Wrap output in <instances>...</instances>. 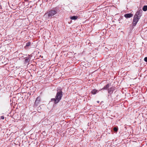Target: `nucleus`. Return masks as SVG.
<instances>
[{
	"label": "nucleus",
	"instance_id": "obj_1",
	"mask_svg": "<svg viewBox=\"0 0 147 147\" xmlns=\"http://www.w3.org/2000/svg\"><path fill=\"white\" fill-rule=\"evenodd\" d=\"M57 13V10L54 9L48 10L45 13L43 16V18L45 20H49L52 18V16Z\"/></svg>",
	"mask_w": 147,
	"mask_h": 147
},
{
	"label": "nucleus",
	"instance_id": "obj_2",
	"mask_svg": "<svg viewBox=\"0 0 147 147\" xmlns=\"http://www.w3.org/2000/svg\"><path fill=\"white\" fill-rule=\"evenodd\" d=\"M62 96V92L61 91H59L57 93L55 98H52L51 100L52 101H54L55 103H57L59 102L61 99Z\"/></svg>",
	"mask_w": 147,
	"mask_h": 147
},
{
	"label": "nucleus",
	"instance_id": "obj_3",
	"mask_svg": "<svg viewBox=\"0 0 147 147\" xmlns=\"http://www.w3.org/2000/svg\"><path fill=\"white\" fill-rule=\"evenodd\" d=\"M140 18L139 17L136 16H134L132 22L133 25V26H135L136 25Z\"/></svg>",
	"mask_w": 147,
	"mask_h": 147
},
{
	"label": "nucleus",
	"instance_id": "obj_4",
	"mask_svg": "<svg viewBox=\"0 0 147 147\" xmlns=\"http://www.w3.org/2000/svg\"><path fill=\"white\" fill-rule=\"evenodd\" d=\"M142 11L140 9H138L136 14L134 15V16H136L137 17H139L140 18V17L142 15Z\"/></svg>",
	"mask_w": 147,
	"mask_h": 147
},
{
	"label": "nucleus",
	"instance_id": "obj_5",
	"mask_svg": "<svg viewBox=\"0 0 147 147\" xmlns=\"http://www.w3.org/2000/svg\"><path fill=\"white\" fill-rule=\"evenodd\" d=\"M40 98L39 97H38L35 102V105L37 106L40 103Z\"/></svg>",
	"mask_w": 147,
	"mask_h": 147
},
{
	"label": "nucleus",
	"instance_id": "obj_6",
	"mask_svg": "<svg viewBox=\"0 0 147 147\" xmlns=\"http://www.w3.org/2000/svg\"><path fill=\"white\" fill-rule=\"evenodd\" d=\"M124 17L126 18H130L133 16V14L131 13H127L124 15Z\"/></svg>",
	"mask_w": 147,
	"mask_h": 147
},
{
	"label": "nucleus",
	"instance_id": "obj_7",
	"mask_svg": "<svg viewBox=\"0 0 147 147\" xmlns=\"http://www.w3.org/2000/svg\"><path fill=\"white\" fill-rule=\"evenodd\" d=\"M98 92L99 91L97 90H96V89H94L92 90L91 92L93 94H95Z\"/></svg>",
	"mask_w": 147,
	"mask_h": 147
},
{
	"label": "nucleus",
	"instance_id": "obj_8",
	"mask_svg": "<svg viewBox=\"0 0 147 147\" xmlns=\"http://www.w3.org/2000/svg\"><path fill=\"white\" fill-rule=\"evenodd\" d=\"M70 19L72 20H76L78 18L77 16H74L70 17Z\"/></svg>",
	"mask_w": 147,
	"mask_h": 147
},
{
	"label": "nucleus",
	"instance_id": "obj_9",
	"mask_svg": "<svg viewBox=\"0 0 147 147\" xmlns=\"http://www.w3.org/2000/svg\"><path fill=\"white\" fill-rule=\"evenodd\" d=\"M109 87V85L108 84L106 86H105L103 88H102V89H101L100 90H101L103 89H107Z\"/></svg>",
	"mask_w": 147,
	"mask_h": 147
},
{
	"label": "nucleus",
	"instance_id": "obj_10",
	"mask_svg": "<svg viewBox=\"0 0 147 147\" xmlns=\"http://www.w3.org/2000/svg\"><path fill=\"white\" fill-rule=\"evenodd\" d=\"M142 10L144 11H146L147 10V5L144 6L143 7Z\"/></svg>",
	"mask_w": 147,
	"mask_h": 147
},
{
	"label": "nucleus",
	"instance_id": "obj_11",
	"mask_svg": "<svg viewBox=\"0 0 147 147\" xmlns=\"http://www.w3.org/2000/svg\"><path fill=\"white\" fill-rule=\"evenodd\" d=\"M118 128L116 127H115L114 128L113 130L115 132H117L118 131Z\"/></svg>",
	"mask_w": 147,
	"mask_h": 147
},
{
	"label": "nucleus",
	"instance_id": "obj_12",
	"mask_svg": "<svg viewBox=\"0 0 147 147\" xmlns=\"http://www.w3.org/2000/svg\"><path fill=\"white\" fill-rule=\"evenodd\" d=\"M30 59L28 58H26L25 61L26 62H28L29 61Z\"/></svg>",
	"mask_w": 147,
	"mask_h": 147
},
{
	"label": "nucleus",
	"instance_id": "obj_13",
	"mask_svg": "<svg viewBox=\"0 0 147 147\" xmlns=\"http://www.w3.org/2000/svg\"><path fill=\"white\" fill-rule=\"evenodd\" d=\"M30 42H28L26 44V46L27 47H28L30 45Z\"/></svg>",
	"mask_w": 147,
	"mask_h": 147
},
{
	"label": "nucleus",
	"instance_id": "obj_14",
	"mask_svg": "<svg viewBox=\"0 0 147 147\" xmlns=\"http://www.w3.org/2000/svg\"><path fill=\"white\" fill-rule=\"evenodd\" d=\"M144 60L145 61L147 62V57H145L144 58Z\"/></svg>",
	"mask_w": 147,
	"mask_h": 147
},
{
	"label": "nucleus",
	"instance_id": "obj_15",
	"mask_svg": "<svg viewBox=\"0 0 147 147\" xmlns=\"http://www.w3.org/2000/svg\"><path fill=\"white\" fill-rule=\"evenodd\" d=\"M1 118L2 119H4V116H1Z\"/></svg>",
	"mask_w": 147,
	"mask_h": 147
},
{
	"label": "nucleus",
	"instance_id": "obj_16",
	"mask_svg": "<svg viewBox=\"0 0 147 147\" xmlns=\"http://www.w3.org/2000/svg\"><path fill=\"white\" fill-rule=\"evenodd\" d=\"M108 92L109 93H110L111 92V90L110 89L108 90Z\"/></svg>",
	"mask_w": 147,
	"mask_h": 147
},
{
	"label": "nucleus",
	"instance_id": "obj_17",
	"mask_svg": "<svg viewBox=\"0 0 147 147\" xmlns=\"http://www.w3.org/2000/svg\"><path fill=\"white\" fill-rule=\"evenodd\" d=\"M99 101H97V102H98V103H99Z\"/></svg>",
	"mask_w": 147,
	"mask_h": 147
}]
</instances>
